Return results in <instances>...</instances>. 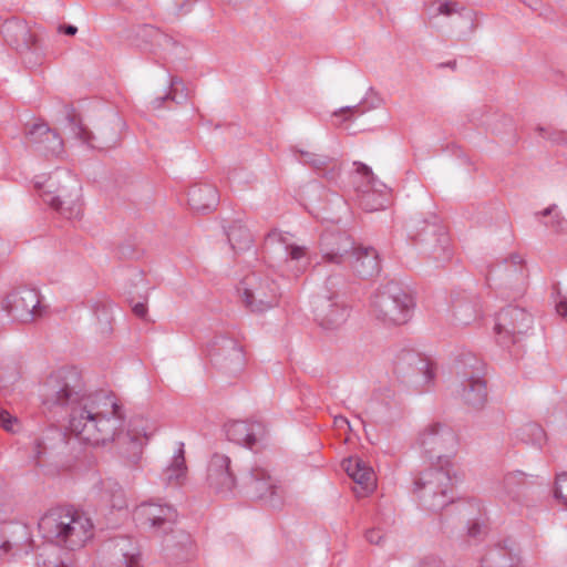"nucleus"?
I'll use <instances>...</instances> for the list:
<instances>
[{
  "label": "nucleus",
  "instance_id": "obj_1",
  "mask_svg": "<svg viewBox=\"0 0 567 567\" xmlns=\"http://www.w3.org/2000/svg\"><path fill=\"white\" fill-rule=\"evenodd\" d=\"M47 412L69 415V429L81 441L100 445L112 442L124 426L123 406L110 393L87 392L81 372L73 367L52 371L40 390Z\"/></svg>",
  "mask_w": 567,
  "mask_h": 567
},
{
  "label": "nucleus",
  "instance_id": "obj_2",
  "mask_svg": "<svg viewBox=\"0 0 567 567\" xmlns=\"http://www.w3.org/2000/svg\"><path fill=\"white\" fill-rule=\"evenodd\" d=\"M38 528L42 537L55 547L76 550L93 537L94 526L84 512L72 506H56L44 513Z\"/></svg>",
  "mask_w": 567,
  "mask_h": 567
},
{
  "label": "nucleus",
  "instance_id": "obj_3",
  "mask_svg": "<svg viewBox=\"0 0 567 567\" xmlns=\"http://www.w3.org/2000/svg\"><path fill=\"white\" fill-rule=\"evenodd\" d=\"M42 200L66 219H78L83 214L81 185L68 172H55L44 182L34 184Z\"/></svg>",
  "mask_w": 567,
  "mask_h": 567
},
{
  "label": "nucleus",
  "instance_id": "obj_4",
  "mask_svg": "<svg viewBox=\"0 0 567 567\" xmlns=\"http://www.w3.org/2000/svg\"><path fill=\"white\" fill-rule=\"evenodd\" d=\"M453 462L432 463L414 480V493L421 505L432 512L443 509L454 501Z\"/></svg>",
  "mask_w": 567,
  "mask_h": 567
},
{
  "label": "nucleus",
  "instance_id": "obj_5",
  "mask_svg": "<svg viewBox=\"0 0 567 567\" xmlns=\"http://www.w3.org/2000/svg\"><path fill=\"white\" fill-rule=\"evenodd\" d=\"M414 307L413 296L393 281L380 287L370 301V312L374 319L389 326L409 322Z\"/></svg>",
  "mask_w": 567,
  "mask_h": 567
},
{
  "label": "nucleus",
  "instance_id": "obj_6",
  "mask_svg": "<svg viewBox=\"0 0 567 567\" xmlns=\"http://www.w3.org/2000/svg\"><path fill=\"white\" fill-rule=\"evenodd\" d=\"M411 238L415 244L424 246L423 250L436 262L451 259L450 238L444 225L434 214L429 218L415 216L411 219Z\"/></svg>",
  "mask_w": 567,
  "mask_h": 567
},
{
  "label": "nucleus",
  "instance_id": "obj_7",
  "mask_svg": "<svg viewBox=\"0 0 567 567\" xmlns=\"http://www.w3.org/2000/svg\"><path fill=\"white\" fill-rule=\"evenodd\" d=\"M416 446L435 463L452 462L458 446V437L454 430L444 422L432 421L417 433Z\"/></svg>",
  "mask_w": 567,
  "mask_h": 567
},
{
  "label": "nucleus",
  "instance_id": "obj_8",
  "mask_svg": "<svg viewBox=\"0 0 567 567\" xmlns=\"http://www.w3.org/2000/svg\"><path fill=\"white\" fill-rule=\"evenodd\" d=\"M341 284L340 276H330L324 284V292L312 300L315 320L326 331L340 329L349 317L347 306L339 300L336 287Z\"/></svg>",
  "mask_w": 567,
  "mask_h": 567
},
{
  "label": "nucleus",
  "instance_id": "obj_9",
  "mask_svg": "<svg viewBox=\"0 0 567 567\" xmlns=\"http://www.w3.org/2000/svg\"><path fill=\"white\" fill-rule=\"evenodd\" d=\"M240 489L251 499H258L272 508L284 505L286 489L269 472L258 465L251 466L239 478Z\"/></svg>",
  "mask_w": 567,
  "mask_h": 567
},
{
  "label": "nucleus",
  "instance_id": "obj_10",
  "mask_svg": "<svg viewBox=\"0 0 567 567\" xmlns=\"http://www.w3.org/2000/svg\"><path fill=\"white\" fill-rule=\"evenodd\" d=\"M238 291L244 306L251 312L267 311L279 302L278 285L272 279L257 274L246 276Z\"/></svg>",
  "mask_w": 567,
  "mask_h": 567
},
{
  "label": "nucleus",
  "instance_id": "obj_11",
  "mask_svg": "<svg viewBox=\"0 0 567 567\" xmlns=\"http://www.w3.org/2000/svg\"><path fill=\"white\" fill-rule=\"evenodd\" d=\"M533 326V316L524 308L508 306L502 309L495 320L494 332L499 344L508 347L526 334Z\"/></svg>",
  "mask_w": 567,
  "mask_h": 567
},
{
  "label": "nucleus",
  "instance_id": "obj_12",
  "mask_svg": "<svg viewBox=\"0 0 567 567\" xmlns=\"http://www.w3.org/2000/svg\"><path fill=\"white\" fill-rule=\"evenodd\" d=\"M1 308L13 321L22 323L33 321L43 312L39 292L27 287L9 292L2 300Z\"/></svg>",
  "mask_w": 567,
  "mask_h": 567
},
{
  "label": "nucleus",
  "instance_id": "obj_13",
  "mask_svg": "<svg viewBox=\"0 0 567 567\" xmlns=\"http://www.w3.org/2000/svg\"><path fill=\"white\" fill-rule=\"evenodd\" d=\"M207 351L210 361L227 373L235 374L245 365L243 347L233 338L215 337L208 344Z\"/></svg>",
  "mask_w": 567,
  "mask_h": 567
},
{
  "label": "nucleus",
  "instance_id": "obj_14",
  "mask_svg": "<svg viewBox=\"0 0 567 567\" xmlns=\"http://www.w3.org/2000/svg\"><path fill=\"white\" fill-rule=\"evenodd\" d=\"M68 127L74 138L81 143L95 150H107L117 145L120 136L113 126H105L101 128L97 134L91 132L83 123L80 116L72 110L68 112ZM121 121L117 118L115 126H118Z\"/></svg>",
  "mask_w": 567,
  "mask_h": 567
},
{
  "label": "nucleus",
  "instance_id": "obj_15",
  "mask_svg": "<svg viewBox=\"0 0 567 567\" xmlns=\"http://www.w3.org/2000/svg\"><path fill=\"white\" fill-rule=\"evenodd\" d=\"M394 371L403 379H415L422 384L432 382L435 377L433 362L414 350H403L396 355Z\"/></svg>",
  "mask_w": 567,
  "mask_h": 567
},
{
  "label": "nucleus",
  "instance_id": "obj_16",
  "mask_svg": "<svg viewBox=\"0 0 567 567\" xmlns=\"http://www.w3.org/2000/svg\"><path fill=\"white\" fill-rule=\"evenodd\" d=\"M290 237L287 233L274 229L267 234L265 241L267 246L275 244L284 246L286 251L285 270L289 276L297 278L307 270L310 260L307 247L293 244Z\"/></svg>",
  "mask_w": 567,
  "mask_h": 567
},
{
  "label": "nucleus",
  "instance_id": "obj_17",
  "mask_svg": "<svg viewBox=\"0 0 567 567\" xmlns=\"http://www.w3.org/2000/svg\"><path fill=\"white\" fill-rule=\"evenodd\" d=\"M354 249L353 241L346 233L324 231L320 238L321 261L315 265V269H320L323 265L343 266Z\"/></svg>",
  "mask_w": 567,
  "mask_h": 567
},
{
  "label": "nucleus",
  "instance_id": "obj_18",
  "mask_svg": "<svg viewBox=\"0 0 567 567\" xmlns=\"http://www.w3.org/2000/svg\"><path fill=\"white\" fill-rule=\"evenodd\" d=\"M225 434L230 442L254 450L264 445L268 431L259 420H233L224 425Z\"/></svg>",
  "mask_w": 567,
  "mask_h": 567
},
{
  "label": "nucleus",
  "instance_id": "obj_19",
  "mask_svg": "<svg viewBox=\"0 0 567 567\" xmlns=\"http://www.w3.org/2000/svg\"><path fill=\"white\" fill-rule=\"evenodd\" d=\"M134 518L142 526L166 532L176 522L177 512L171 505L148 501L135 507Z\"/></svg>",
  "mask_w": 567,
  "mask_h": 567
},
{
  "label": "nucleus",
  "instance_id": "obj_20",
  "mask_svg": "<svg viewBox=\"0 0 567 567\" xmlns=\"http://www.w3.org/2000/svg\"><path fill=\"white\" fill-rule=\"evenodd\" d=\"M25 142L47 157H59L64 152L62 137L45 123L32 124L25 132Z\"/></svg>",
  "mask_w": 567,
  "mask_h": 567
},
{
  "label": "nucleus",
  "instance_id": "obj_21",
  "mask_svg": "<svg viewBox=\"0 0 567 567\" xmlns=\"http://www.w3.org/2000/svg\"><path fill=\"white\" fill-rule=\"evenodd\" d=\"M230 458L220 453L212 455L207 467V483L217 494L228 495L236 487V478L230 470Z\"/></svg>",
  "mask_w": 567,
  "mask_h": 567
},
{
  "label": "nucleus",
  "instance_id": "obj_22",
  "mask_svg": "<svg viewBox=\"0 0 567 567\" xmlns=\"http://www.w3.org/2000/svg\"><path fill=\"white\" fill-rule=\"evenodd\" d=\"M2 33L7 43L18 52H31L39 49V37L29 24L18 18L6 20Z\"/></svg>",
  "mask_w": 567,
  "mask_h": 567
},
{
  "label": "nucleus",
  "instance_id": "obj_23",
  "mask_svg": "<svg viewBox=\"0 0 567 567\" xmlns=\"http://www.w3.org/2000/svg\"><path fill=\"white\" fill-rule=\"evenodd\" d=\"M533 485L534 482L529 481L524 472H508L504 475L499 484L498 496L503 501H511L520 504L527 497Z\"/></svg>",
  "mask_w": 567,
  "mask_h": 567
},
{
  "label": "nucleus",
  "instance_id": "obj_24",
  "mask_svg": "<svg viewBox=\"0 0 567 567\" xmlns=\"http://www.w3.org/2000/svg\"><path fill=\"white\" fill-rule=\"evenodd\" d=\"M492 276L504 280L508 285L519 286L518 293H523L524 285L526 279V269L524 260L517 254L511 255L508 259H505L502 264L494 266L487 276V280Z\"/></svg>",
  "mask_w": 567,
  "mask_h": 567
},
{
  "label": "nucleus",
  "instance_id": "obj_25",
  "mask_svg": "<svg viewBox=\"0 0 567 567\" xmlns=\"http://www.w3.org/2000/svg\"><path fill=\"white\" fill-rule=\"evenodd\" d=\"M346 265H349L355 275L363 279L371 278L380 271L379 255L372 247L355 248Z\"/></svg>",
  "mask_w": 567,
  "mask_h": 567
},
{
  "label": "nucleus",
  "instance_id": "obj_26",
  "mask_svg": "<svg viewBox=\"0 0 567 567\" xmlns=\"http://www.w3.org/2000/svg\"><path fill=\"white\" fill-rule=\"evenodd\" d=\"M217 188L210 184L195 185L188 190V204L193 210L205 213L218 204Z\"/></svg>",
  "mask_w": 567,
  "mask_h": 567
},
{
  "label": "nucleus",
  "instance_id": "obj_27",
  "mask_svg": "<svg viewBox=\"0 0 567 567\" xmlns=\"http://www.w3.org/2000/svg\"><path fill=\"white\" fill-rule=\"evenodd\" d=\"M112 556L126 567H137L141 553L132 538L127 536L115 537L109 544Z\"/></svg>",
  "mask_w": 567,
  "mask_h": 567
},
{
  "label": "nucleus",
  "instance_id": "obj_28",
  "mask_svg": "<svg viewBox=\"0 0 567 567\" xmlns=\"http://www.w3.org/2000/svg\"><path fill=\"white\" fill-rule=\"evenodd\" d=\"M461 398L467 406L474 410L483 409L487 402L486 381L478 377L472 380H462Z\"/></svg>",
  "mask_w": 567,
  "mask_h": 567
},
{
  "label": "nucleus",
  "instance_id": "obj_29",
  "mask_svg": "<svg viewBox=\"0 0 567 567\" xmlns=\"http://www.w3.org/2000/svg\"><path fill=\"white\" fill-rule=\"evenodd\" d=\"M519 557L507 545L488 548L481 559V567H519Z\"/></svg>",
  "mask_w": 567,
  "mask_h": 567
},
{
  "label": "nucleus",
  "instance_id": "obj_30",
  "mask_svg": "<svg viewBox=\"0 0 567 567\" xmlns=\"http://www.w3.org/2000/svg\"><path fill=\"white\" fill-rule=\"evenodd\" d=\"M454 323L468 326L481 317V307L476 298H457L452 303Z\"/></svg>",
  "mask_w": 567,
  "mask_h": 567
},
{
  "label": "nucleus",
  "instance_id": "obj_31",
  "mask_svg": "<svg viewBox=\"0 0 567 567\" xmlns=\"http://www.w3.org/2000/svg\"><path fill=\"white\" fill-rule=\"evenodd\" d=\"M187 466L185 461L184 443L174 454L169 465L163 472V480L167 485H182L186 480Z\"/></svg>",
  "mask_w": 567,
  "mask_h": 567
},
{
  "label": "nucleus",
  "instance_id": "obj_32",
  "mask_svg": "<svg viewBox=\"0 0 567 567\" xmlns=\"http://www.w3.org/2000/svg\"><path fill=\"white\" fill-rule=\"evenodd\" d=\"M225 233L234 250H246L252 244L251 233L240 219H236L226 226Z\"/></svg>",
  "mask_w": 567,
  "mask_h": 567
},
{
  "label": "nucleus",
  "instance_id": "obj_33",
  "mask_svg": "<svg viewBox=\"0 0 567 567\" xmlns=\"http://www.w3.org/2000/svg\"><path fill=\"white\" fill-rule=\"evenodd\" d=\"M189 97V92L183 80L178 76H172L169 81V92L163 96L155 97L152 101L153 109H161L163 104L171 100L177 104L185 103Z\"/></svg>",
  "mask_w": 567,
  "mask_h": 567
},
{
  "label": "nucleus",
  "instance_id": "obj_34",
  "mask_svg": "<svg viewBox=\"0 0 567 567\" xmlns=\"http://www.w3.org/2000/svg\"><path fill=\"white\" fill-rule=\"evenodd\" d=\"M458 375L464 379H484L485 364L473 353H463L458 360Z\"/></svg>",
  "mask_w": 567,
  "mask_h": 567
},
{
  "label": "nucleus",
  "instance_id": "obj_35",
  "mask_svg": "<svg viewBox=\"0 0 567 567\" xmlns=\"http://www.w3.org/2000/svg\"><path fill=\"white\" fill-rule=\"evenodd\" d=\"M354 165L357 166V173L364 177L367 179L365 189L362 190V199L361 205L368 209V210H377L381 207H383V204L380 203L378 205H369V199L374 195V192H377V178L373 175L371 168L367 166L363 163L355 162Z\"/></svg>",
  "mask_w": 567,
  "mask_h": 567
},
{
  "label": "nucleus",
  "instance_id": "obj_36",
  "mask_svg": "<svg viewBox=\"0 0 567 567\" xmlns=\"http://www.w3.org/2000/svg\"><path fill=\"white\" fill-rule=\"evenodd\" d=\"M311 167L329 181H333L340 173L341 164L338 159L323 154H317Z\"/></svg>",
  "mask_w": 567,
  "mask_h": 567
},
{
  "label": "nucleus",
  "instance_id": "obj_37",
  "mask_svg": "<svg viewBox=\"0 0 567 567\" xmlns=\"http://www.w3.org/2000/svg\"><path fill=\"white\" fill-rule=\"evenodd\" d=\"M142 32L144 37H154L153 51L169 52L177 45V42L171 35L153 25H143Z\"/></svg>",
  "mask_w": 567,
  "mask_h": 567
},
{
  "label": "nucleus",
  "instance_id": "obj_38",
  "mask_svg": "<svg viewBox=\"0 0 567 567\" xmlns=\"http://www.w3.org/2000/svg\"><path fill=\"white\" fill-rule=\"evenodd\" d=\"M126 437L130 441L132 453L125 457V464L128 467H135L138 465L141 458H142V446H143V439L147 440L148 436L146 432L137 433L133 430H128Z\"/></svg>",
  "mask_w": 567,
  "mask_h": 567
},
{
  "label": "nucleus",
  "instance_id": "obj_39",
  "mask_svg": "<svg viewBox=\"0 0 567 567\" xmlns=\"http://www.w3.org/2000/svg\"><path fill=\"white\" fill-rule=\"evenodd\" d=\"M517 436L525 443L542 446L546 440L544 429L537 423H526L518 430Z\"/></svg>",
  "mask_w": 567,
  "mask_h": 567
},
{
  "label": "nucleus",
  "instance_id": "obj_40",
  "mask_svg": "<svg viewBox=\"0 0 567 567\" xmlns=\"http://www.w3.org/2000/svg\"><path fill=\"white\" fill-rule=\"evenodd\" d=\"M38 567H66L65 564L58 555L55 546H48L42 548V551L37 557Z\"/></svg>",
  "mask_w": 567,
  "mask_h": 567
},
{
  "label": "nucleus",
  "instance_id": "obj_41",
  "mask_svg": "<svg viewBox=\"0 0 567 567\" xmlns=\"http://www.w3.org/2000/svg\"><path fill=\"white\" fill-rule=\"evenodd\" d=\"M105 494H110V505L112 508L121 509L125 507L126 502L124 497V492L122 487L117 483H104Z\"/></svg>",
  "mask_w": 567,
  "mask_h": 567
},
{
  "label": "nucleus",
  "instance_id": "obj_42",
  "mask_svg": "<svg viewBox=\"0 0 567 567\" xmlns=\"http://www.w3.org/2000/svg\"><path fill=\"white\" fill-rule=\"evenodd\" d=\"M357 484L361 485L363 491L371 492L375 487V477L373 470L367 465L352 478Z\"/></svg>",
  "mask_w": 567,
  "mask_h": 567
},
{
  "label": "nucleus",
  "instance_id": "obj_43",
  "mask_svg": "<svg viewBox=\"0 0 567 567\" xmlns=\"http://www.w3.org/2000/svg\"><path fill=\"white\" fill-rule=\"evenodd\" d=\"M537 132L539 136L553 142L554 144L567 145V131H558L553 127L538 126Z\"/></svg>",
  "mask_w": 567,
  "mask_h": 567
},
{
  "label": "nucleus",
  "instance_id": "obj_44",
  "mask_svg": "<svg viewBox=\"0 0 567 567\" xmlns=\"http://www.w3.org/2000/svg\"><path fill=\"white\" fill-rule=\"evenodd\" d=\"M554 493L555 497L567 506V473H561L556 476Z\"/></svg>",
  "mask_w": 567,
  "mask_h": 567
},
{
  "label": "nucleus",
  "instance_id": "obj_45",
  "mask_svg": "<svg viewBox=\"0 0 567 567\" xmlns=\"http://www.w3.org/2000/svg\"><path fill=\"white\" fill-rule=\"evenodd\" d=\"M343 467L347 474L353 478L355 474H358L360 471H362L363 467H365L368 464L359 458V457H349L348 460L343 461Z\"/></svg>",
  "mask_w": 567,
  "mask_h": 567
},
{
  "label": "nucleus",
  "instance_id": "obj_46",
  "mask_svg": "<svg viewBox=\"0 0 567 567\" xmlns=\"http://www.w3.org/2000/svg\"><path fill=\"white\" fill-rule=\"evenodd\" d=\"M545 226L556 233H567V220L559 214H555L549 223H545Z\"/></svg>",
  "mask_w": 567,
  "mask_h": 567
},
{
  "label": "nucleus",
  "instance_id": "obj_47",
  "mask_svg": "<svg viewBox=\"0 0 567 567\" xmlns=\"http://www.w3.org/2000/svg\"><path fill=\"white\" fill-rule=\"evenodd\" d=\"M14 423H17V419L13 417L8 411L0 412V425L3 430L12 432Z\"/></svg>",
  "mask_w": 567,
  "mask_h": 567
},
{
  "label": "nucleus",
  "instance_id": "obj_48",
  "mask_svg": "<svg viewBox=\"0 0 567 567\" xmlns=\"http://www.w3.org/2000/svg\"><path fill=\"white\" fill-rule=\"evenodd\" d=\"M456 6H457L456 2L444 0L443 2L440 3V6L437 8V12H439V14H443V16H447V17L452 16L453 13L457 12Z\"/></svg>",
  "mask_w": 567,
  "mask_h": 567
},
{
  "label": "nucleus",
  "instance_id": "obj_49",
  "mask_svg": "<svg viewBox=\"0 0 567 567\" xmlns=\"http://www.w3.org/2000/svg\"><path fill=\"white\" fill-rule=\"evenodd\" d=\"M346 113H349V116L344 117L343 121L350 120L354 115H360L363 113V111H361L360 105L346 106V107H341L339 111L334 112L333 115L338 117Z\"/></svg>",
  "mask_w": 567,
  "mask_h": 567
},
{
  "label": "nucleus",
  "instance_id": "obj_50",
  "mask_svg": "<svg viewBox=\"0 0 567 567\" xmlns=\"http://www.w3.org/2000/svg\"><path fill=\"white\" fill-rule=\"evenodd\" d=\"M383 537H384V535L382 534V532L377 528H371V529L367 530V533H365V539L370 544L380 545Z\"/></svg>",
  "mask_w": 567,
  "mask_h": 567
},
{
  "label": "nucleus",
  "instance_id": "obj_51",
  "mask_svg": "<svg viewBox=\"0 0 567 567\" xmlns=\"http://www.w3.org/2000/svg\"><path fill=\"white\" fill-rule=\"evenodd\" d=\"M178 545H181V548L184 553H190L193 548V542L190 539V536L188 534H185L184 532H179Z\"/></svg>",
  "mask_w": 567,
  "mask_h": 567
},
{
  "label": "nucleus",
  "instance_id": "obj_52",
  "mask_svg": "<svg viewBox=\"0 0 567 567\" xmlns=\"http://www.w3.org/2000/svg\"><path fill=\"white\" fill-rule=\"evenodd\" d=\"M417 567H443V563L437 557L429 556L423 558Z\"/></svg>",
  "mask_w": 567,
  "mask_h": 567
},
{
  "label": "nucleus",
  "instance_id": "obj_53",
  "mask_svg": "<svg viewBox=\"0 0 567 567\" xmlns=\"http://www.w3.org/2000/svg\"><path fill=\"white\" fill-rule=\"evenodd\" d=\"M298 153L300 154L299 161L305 164L311 166V163L315 161V157L317 153L308 152L299 150Z\"/></svg>",
  "mask_w": 567,
  "mask_h": 567
},
{
  "label": "nucleus",
  "instance_id": "obj_54",
  "mask_svg": "<svg viewBox=\"0 0 567 567\" xmlns=\"http://www.w3.org/2000/svg\"><path fill=\"white\" fill-rule=\"evenodd\" d=\"M468 536L476 538L483 534V526L478 522H473L467 529Z\"/></svg>",
  "mask_w": 567,
  "mask_h": 567
},
{
  "label": "nucleus",
  "instance_id": "obj_55",
  "mask_svg": "<svg viewBox=\"0 0 567 567\" xmlns=\"http://www.w3.org/2000/svg\"><path fill=\"white\" fill-rule=\"evenodd\" d=\"M557 312L567 320V298L563 297L556 305Z\"/></svg>",
  "mask_w": 567,
  "mask_h": 567
},
{
  "label": "nucleus",
  "instance_id": "obj_56",
  "mask_svg": "<svg viewBox=\"0 0 567 567\" xmlns=\"http://www.w3.org/2000/svg\"><path fill=\"white\" fill-rule=\"evenodd\" d=\"M133 312L138 318H144L146 316L147 309L145 303L137 302L133 306Z\"/></svg>",
  "mask_w": 567,
  "mask_h": 567
},
{
  "label": "nucleus",
  "instance_id": "obj_57",
  "mask_svg": "<svg viewBox=\"0 0 567 567\" xmlns=\"http://www.w3.org/2000/svg\"><path fill=\"white\" fill-rule=\"evenodd\" d=\"M59 31L60 32H63L64 34L66 35H75V33L78 32V28L74 27V25H60L59 27Z\"/></svg>",
  "mask_w": 567,
  "mask_h": 567
},
{
  "label": "nucleus",
  "instance_id": "obj_58",
  "mask_svg": "<svg viewBox=\"0 0 567 567\" xmlns=\"http://www.w3.org/2000/svg\"><path fill=\"white\" fill-rule=\"evenodd\" d=\"M12 545L10 542H3L2 545L0 546V557L7 555L9 553V550L11 549Z\"/></svg>",
  "mask_w": 567,
  "mask_h": 567
},
{
  "label": "nucleus",
  "instance_id": "obj_59",
  "mask_svg": "<svg viewBox=\"0 0 567 567\" xmlns=\"http://www.w3.org/2000/svg\"><path fill=\"white\" fill-rule=\"evenodd\" d=\"M555 208H556V205H551V206H549V207L545 208L543 212L537 213L536 215H537V216H538V215H542V216H544V217H546V216H550V215L553 214V212L555 210Z\"/></svg>",
  "mask_w": 567,
  "mask_h": 567
},
{
  "label": "nucleus",
  "instance_id": "obj_60",
  "mask_svg": "<svg viewBox=\"0 0 567 567\" xmlns=\"http://www.w3.org/2000/svg\"><path fill=\"white\" fill-rule=\"evenodd\" d=\"M138 34H140V37H142L146 41V43L150 44L151 50H153L154 37H144L143 32H142V29L140 30Z\"/></svg>",
  "mask_w": 567,
  "mask_h": 567
},
{
  "label": "nucleus",
  "instance_id": "obj_61",
  "mask_svg": "<svg viewBox=\"0 0 567 567\" xmlns=\"http://www.w3.org/2000/svg\"><path fill=\"white\" fill-rule=\"evenodd\" d=\"M334 423H336L337 425L349 424L348 420H347L344 416H341V415H340V416H337V417L334 419Z\"/></svg>",
  "mask_w": 567,
  "mask_h": 567
},
{
  "label": "nucleus",
  "instance_id": "obj_62",
  "mask_svg": "<svg viewBox=\"0 0 567 567\" xmlns=\"http://www.w3.org/2000/svg\"><path fill=\"white\" fill-rule=\"evenodd\" d=\"M441 66H447V68H451V69H455L456 68V61L455 60L449 61L446 63L441 64Z\"/></svg>",
  "mask_w": 567,
  "mask_h": 567
},
{
  "label": "nucleus",
  "instance_id": "obj_63",
  "mask_svg": "<svg viewBox=\"0 0 567 567\" xmlns=\"http://www.w3.org/2000/svg\"><path fill=\"white\" fill-rule=\"evenodd\" d=\"M2 327H3V323L0 321V329H2Z\"/></svg>",
  "mask_w": 567,
  "mask_h": 567
}]
</instances>
